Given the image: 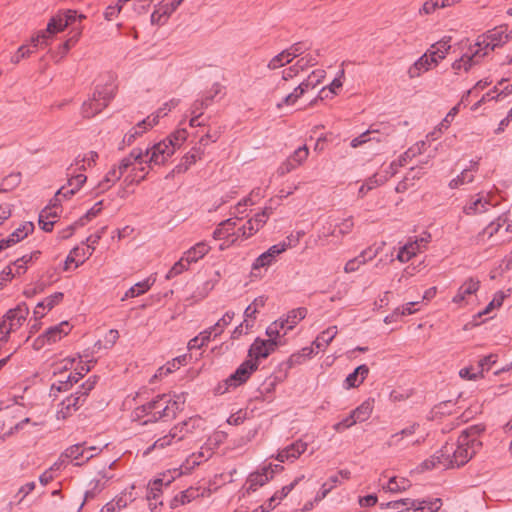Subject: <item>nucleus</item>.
I'll return each mask as SVG.
<instances>
[{
    "label": "nucleus",
    "mask_w": 512,
    "mask_h": 512,
    "mask_svg": "<svg viewBox=\"0 0 512 512\" xmlns=\"http://www.w3.org/2000/svg\"><path fill=\"white\" fill-rule=\"evenodd\" d=\"M482 424L471 425L464 429L457 443H446L430 459L422 463L424 469H447L465 465L481 448L479 436L484 432Z\"/></svg>",
    "instance_id": "f257e3e1"
},
{
    "label": "nucleus",
    "mask_w": 512,
    "mask_h": 512,
    "mask_svg": "<svg viewBox=\"0 0 512 512\" xmlns=\"http://www.w3.org/2000/svg\"><path fill=\"white\" fill-rule=\"evenodd\" d=\"M86 19L84 14H78L76 10H63L53 16L47 24L45 31H41L32 38L33 47L46 43L47 39L55 33L63 31L65 28H70L71 36L61 46L62 57L68 50L75 45L82 33V21Z\"/></svg>",
    "instance_id": "f03ea898"
},
{
    "label": "nucleus",
    "mask_w": 512,
    "mask_h": 512,
    "mask_svg": "<svg viewBox=\"0 0 512 512\" xmlns=\"http://www.w3.org/2000/svg\"><path fill=\"white\" fill-rule=\"evenodd\" d=\"M184 400L181 396H176L172 399L170 395L161 394L156 396L153 400L134 409L132 416L134 420H141L146 418L142 425L148 423H155L160 420L174 419L182 409Z\"/></svg>",
    "instance_id": "7ed1b4c3"
},
{
    "label": "nucleus",
    "mask_w": 512,
    "mask_h": 512,
    "mask_svg": "<svg viewBox=\"0 0 512 512\" xmlns=\"http://www.w3.org/2000/svg\"><path fill=\"white\" fill-rule=\"evenodd\" d=\"M442 505L440 498L432 500L401 499L381 504V507L396 510V512H437Z\"/></svg>",
    "instance_id": "20e7f679"
},
{
    "label": "nucleus",
    "mask_w": 512,
    "mask_h": 512,
    "mask_svg": "<svg viewBox=\"0 0 512 512\" xmlns=\"http://www.w3.org/2000/svg\"><path fill=\"white\" fill-rule=\"evenodd\" d=\"M197 419L190 418L189 420L183 421L175 425L167 435L157 439L148 449L147 453L155 449H164L176 442H179L185 438V436L192 432L195 428Z\"/></svg>",
    "instance_id": "39448f33"
},
{
    "label": "nucleus",
    "mask_w": 512,
    "mask_h": 512,
    "mask_svg": "<svg viewBox=\"0 0 512 512\" xmlns=\"http://www.w3.org/2000/svg\"><path fill=\"white\" fill-rule=\"evenodd\" d=\"M487 55L488 52H482L481 47H476L474 44L470 45L468 50L452 63L451 68L454 70L456 75H459L462 72L468 73Z\"/></svg>",
    "instance_id": "423d86ee"
},
{
    "label": "nucleus",
    "mask_w": 512,
    "mask_h": 512,
    "mask_svg": "<svg viewBox=\"0 0 512 512\" xmlns=\"http://www.w3.org/2000/svg\"><path fill=\"white\" fill-rule=\"evenodd\" d=\"M144 157L149 156L146 160L150 165H163L175 153V147L171 141L162 140L152 147L143 150Z\"/></svg>",
    "instance_id": "0eeeda50"
},
{
    "label": "nucleus",
    "mask_w": 512,
    "mask_h": 512,
    "mask_svg": "<svg viewBox=\"0 0 512 512\" xmlns=\"http://www.w3.org/2000/svg\"><path fill=\"white\" fill-rule=\"evenodd\" d=\"M508 41V35L505 33L503 28L494 29L488 31L486 34L478 37L477 41L474 43L476 47H481L482 52L493 51L496 47H499L505 44Z\"/></svg>",
    "instance_id": "6e6552de"
},
{
    "label": "nucleus",
    "mask_w": 512,
    "mask_h": 512,
    "mask_svg": "<svg viewBox=\"0 0 512 512\" xmlns=\"http://www.w3.org/2000/svg\"><path fill=\"white\" fill-rule=\"evenodd\" d=\"M79 169L71 165L67 169L68 183L67 186H62L56 193V197L63 196L68 198L74 195L86 182L87 177L82 173H77Z\"/></svg>",
    "instance_id": "1a4fd4ad"
},
{
    "label": "nucleus",
    "mask_w": 512,
    "mask_h": 512,
    "mask_svg": "<svg viewBox=\"0 0 512 512\" xmlns=\"http://www.w3.org/2000/svg\"><path fill=\"white\" fill-rule=\"evenodd\" d=\"M282 344L283 342H273L272 340L256 338L249 348L248 356L251 358L250 360L258 362L260 359L267 358L275 351L278 345Z\"/></svg>",
    "instance_id": "9d476101"
},
{
    "label": "nucleus",
    "mask_w": 512,
    "mask_h": 512,
    "mask_svg": "<svg viewBox=\"0 0 512 512\" xmlns=\"http://www.w3.org/2000/svg\"><path fill=\"white\" fill-rule=\"evenodd\" d=\"M259 363L253 360L244 361L226 380L228 386L237 387L244 384L258 369Z\"/></svg>",
    "instance_id": "9b49d317"
},
{
    "label": "nucleus",
    "mask_w": 512,
    "mask_h": 512,
    "mask_svg": "<svg viewBox=\"0 0 512 512\" xmlns=\"http://www.w3.org/2000/svg\"><path fill=\"white\" fill-rule=\"evenodd\" d=\"M272 464L263 466L256 472L251 473L246 481V493L255 492L258 487L265 485L273 478Z\"/></svg>",
    "instance_id": "f8f14e48"
},
{
    "label": "nucleus",
    "mask_w": 512,
    "mask_h": 512,
    "mask_svg": "<svg viewBox=\"0 0 512 512\" xmlns=\"http://www.w3.org/2000/svg\"><path fill=\"white\" fill-rule=\"evenodd\" d=\"M28 315L29 307L24 302L18 304L13 309H10L3 317L6 321L8 331L11 333L18 329L26 320Z\"/></svg>",
    "instance_id": "ddd939ff"
},
{
    "label": "nucleus",
    "mask_w": 512,
    "mask_h": 512,
    "mask_svg": "<svg viewBox=\"0 0 512 512\" xmlns=\"http://www.w3.org/2000/svg\"><path fill=\"white\" fill-rule=\"evenodd\" d=\"M203 155L204 149L200 146H194L182 157L180 163L167 175V178L172 177L174 174L186 172L193 164L202 159Z\"/></svg>",
    "instance_id": "4468645a"
},
{
    "label": "nucleus",
    "mask_w": 512,
    "mask_h": 512,
    "mask_svg": "<svg viewBox=\"0 0 512 512\" xmlns=\"http://www.w3.org/2000/svg\"><path fill=\"white\" fill-rule=\"evenodd\" d=\"M319 84V80L312 81V77H308L305 81L300 83L290 94L283 98L282 102L277 104V108H282L283 105H294L296 101L309 89L314 88Z\"/></svg>",
    "instance_id": "2eb2a0df"
},
{
    "label": "nucleus",
    "mask_w": 512,
    "mask_h": 512,
    "mask_svg": "<svg viewBox=\"0 0 512 512\" xmlns=\"http://www.w3.org/2000/svg\"><path fill=\"white\" fill-rule=\"evenodd\" d=\"M427 242V238H420L407 242L400 248L397 254V259L402 263L408 262L413 256L420 252L422 247H425Z\"/></svg>",
    "instance_id": "dca6fc26"
},
{
    "label": "nucleus",
    "mask_w": 512,
    "mask_h": 512,
    "mask_svg": "<svg viewBox=\"0 0 512 512\" xmlns=\"http://www.w3.org/2000/svg\"><path fill=\"white\" fill-rule=\"evenodd\" d=\"M183 0H174L169 4H165L157 8L151 14V23L156 25H163L169 16L179 7Z\"/></svg>",
    "instance_id": "f3484780"
},
{
    "label": "nucleus",
    "mask_w": 512,
    "mask_h": 512,
    "mask_svg": "<svg viewBox=\"0 0 512 512\" xmlns=\"http://www.w3.org/2000/svg\"><path fill=\"white\" fill-rule=\"evenodd\" d=\"M379 249L373 250L368 248L362 251L357 257L349 260L344 267L346 273H352L357 271L361 265H364L367 261L372 260L377 256Z\"/></svg>",
    "instance_id": "a211bd4d"
},
{
    "label": "nucleus",
    "mask_w": 512,
    "mask_h": 512,
    "mask_svg": "<svg viewBox=\"0 0 512 512\" xmlns=\"http://www.w3.org/2000/svg\"><path fill=\"white\" fill-rule=\"evenodd\" d=\"M87 450L83 446V444H75L68 447L61 455V458L71 459L76 461L75 465H81L82 463L88 461L92 457H94L93 453L89 455H85Z\"/></svg>",
    "instance_id": "6ab92c4d"
},
{
    "label": "nucleus",
    "mask_w": 512,
    "mask_h": 512,
    "mask_svg": "<svg viewBox=\"0 0 512 512\" xmlns=\"http://www.w3.org/2000/svg\"><path fill=\"white\" fill-rule=\"evenodd\" d=\"M115 92L116 85L113 78L109 76V80L104 85H97L93 96L95 100L101 101L108 106L109 102L114 98Z\"/></svg>",
    "instance_id": "aec40b11"
},
{
    "label": "nucleus",
    "mask_w": 512,
    "mask_h": 512,
    "mask_svg": "<svg viewBox=\"0 0 512 512\" xmlns=\"http://www.w3.org/2000/svg\"><path fill=\"white\" fill-rule=\"evenodd\" d=\"M450 42L451 37H443L428 49L432 55L431 61L434 62V65H437L440 60H443L446 57L449 49L451 48Z\"/></svg>",
    "instance_id": "412c9836"
},
{
    "label": "nucleus",
    "mask_w": 512,
    "mask_h": 512,
    "mask_svg": "<svg viewBox=\"0 0 512 512\" xmlns=\"http://www.w3.org/2000/svg\"><path fill=\"white\" fill-rule=\"evenodd\" d=\"M480 287V281L474 278L467 279L458 289L456 295L452 301L456 304H460L465 300L466 296L472 295L478 291Z\"/></svg>",
    "instance_id": "4be33fe9"
},
{
    "label": "nucleus",
    "mask_w": 512,
    "mask_h": 512,
    "mask_svg": "<svg viewBox=\"0 0 512 512\" xmlns=\"http://www.w3.org/2000/svg\"><path fill=\"white\" fill-rule=\"evenodd\" d=\"M432 55L427 50L408 70L410 78H416L421 75L422 72L428 71L434 62L431 61Z\"/></svg>",
    "instance_id": "5701e85b"
},
{
    "label": "nucleus",
    "mask_w": 512,
    "mask_h": 512,
    "mask_svg": "<svg viewBox=\"0 0 512 512\" xmlns=\"http://www.w3.org/2000/svg\"><path fill=\"white\" fill-rule=\"evenodd\" d=\"M491 206L487 198L478 196L476 199H472L463 207V212L466 215H475L487 212Z\"/></svg>",
    "instance_id": "b1692460"
},
{
    "label": "nucleus",
    "mask_w": 512,
    "mask_h": 512,
    "mask_svg": "<svg viewBox=\"0 0 512 512\" xmlns=\"http://www.w3.org/2000/svg\"><path fill=\"white\" fill-rule=\"evenodd\" d=\"M134 163H147L144 159V152L140 148H134L127 157L120 161L119 166L116 169L123 175V173Z\"/></svg>",
    "instance_id": "393cba45"
},
{
    "label": "nucleus",
    "mask_w": 512,
    "mask_h": 512,
    "mask_svg": "<svg viewBox=\"0 0 512 512\" xmlns=\"http://www.w3.org/2000/svg\"><path fill=\"white\" fill-rule=\"evenodd\" d=\"M210 251V246L206 242H199L188 249L183 255L187 263H196Z\"/></svg>",
    "instance_id": "a878e982"
},
{
    "label": "nucleus",
    "mask_w": 512,
    "mask_h": 512,
    "mask_svg": "<svg viewBox=\"0 0 512 512\" xmlns=\"http://www.w3.org/2000/svg\"><path fill=\"white\" fill-rule=\"evenodd\" d=\"M369 374L367 365L362 364L358 366L352 373H350L345 380L347 388H355L364 382Z\"/></svg>",
    "instance_id": "bb28decb"
},
{
    "label": "nucleus",
    "mask_w": 512,
    "mask_h": 512,
    "mask_svg": "<svg viewBox=\"0 0 512 512\" xmlns=\"http://www.w3.org/2000/svg\"><path fill=\"white\" fill-rule=\"evenodd\" d=\"M34 228L35 227L32 222H25L19 228L13 231L7 238H4V240L10 247L26 238L30 233L34 231Z\"/></svg>",
    "instance_id": "cd10ccee"
},
{
    "label": "nucleus",
    "mask_w": 512,
    "mask_h": 512,
    "mask_svg": "<svg viewBox=\"0 0 512 512\" xmlns=\"http://www.w3.org/2000/svg\"><path fill=\"white\" fill-rule=\"evenodd\" d=\"M199 496L198 489L190 487L175 495L169 502V509H175L180 505L191 502Z\"/></svg>",
    "instance_id": "c85d7f7f"
},
{
    "label": "nucleus",
    "mask_w": 512,
    "mask_h": 512,
    "mask_svg": "<svg viewBox=\"0 0 512 512\" xmlns=\"http://www.w3.org/2000/svg\"><path fill=\"white\" fill-rule=\"evenodd\" d=\"M477 169H478V162H476V161L472 162L470 168L464 169L460 175L453 178L449 182V187L451 189H456L463 184L471 183L474 180L473 172L477 171Z\"/></svg>",
    "instance_id": "c756f323"
},
{
    "label": "nucleus",
    "mask_w": 512,
    "mask_h": 512,
    "mask_svg": "<svg viewBox=\"0 0 512 512\" xmlns=\"http://www.w3.org/2000/svg\"><path fill=\"white\" fill-rule=\"evenodd\" d=\"M306 315L307 309L305 307H299L289 311L285 318H280V321L284 322V328H286V330H292Z\"/></svg>",
    "instance_id": "7c9ffc66"
},
{
    "label": "nucleus",
    "mask_w": 512,
    "mask_h": 512,
    "mask_svg": "<svg viewBox=\"0 0 512 512\" xmlns=\"http://www.w3.org/2000/svg\"><path fill=\"white\" fill-rule=\"evenodd\" d=\"M91 255L92 251L87 252L85 248H73L65 260L64 270H68L70 268V264L72 263H75V267H78L85 261L86 258L90 257Z\"/></svg>",
    "instance_id": "2f4dec72"
},
{
    "label": "nucleus",
    "mask_w": 512,
    "mask_h": 512,
    "mask_svg": "<svg viewBox=\"0 0 512 512\" xmlns=\"http://www.w3.org/2000/svg\"><path fill=\"white\" fill-rule=\"evenodd\" d=\"M70 330L68 322L64 321L60 324L50 327L44 333L47 343H55L60 340L63 336L67 335Z\"/></svg>",
    "instance_id": "473e14b6"
},
{
    "label": "nucleus",
    "mask_w": 512,
    "mask_h": 512,
    "mask_svg": "<svg viewBox=\"0 0 512 512\" xmlns=\"http://www.w3.org/2000/svg\"><path fill=\"white\" fill-rule=\"evenodd\" d=\"M84 401L85 399L81 395L77 394V392L64 399L61 402V413L63 414V417H67L72 413V411H76Z\"/></svg>",
    "instance_id": "72a5a7b5"
},
{
    "label": "nucleus",
    "mask_w": 512,
    "mask_h": 512,
    "mask_svg": "<svg viewBox=\"0 0 512 512\" xmlns=\"http://www.w3.org/2000/svg\"><path fill=\"white\" fill-rule=\"evenodd\" d=\"M105 107V103L95 100L94 96L85 101L81 107V114L84 118H91L100 113Z\"/></svg>",
    "instance_id": "f704fd0d"
},
{
    "label": "nucleus",
    "mask_w": 512,
    "mask_h": 512,
    "mask_svg": "<svg viewBox=\"0 0 512 512\" xmlns=\"http://www.w3.org/2000/svg\"><path fill=\"white\" fill-rule=\"evenodd\" d=\"M236 226V221L232 218L222 221L213 232V238L216 240L223 239L228 236L234 235L233 230Z\"/></svg>",
    "instance_id": "c9c22d12"
},
{
    "label": "nucleus",
    "mask_w": 512,
    "mask_h": 512,
    "mask_svg": "<svg viewBox=\"0 0 512 512\" xmlns=\"http://www.w3.org/2000/svg\"><path fill=\"white\" fill-rule=\"evenodd\" d=\"M122 174L119 172L116 167H113L108 171L104 179L98 184V193H103L109 188H111L120 178Z\"/></svg>",
    "instance_id": "e433bc0d"
},
{
    "label": "nucleus",
    "mask_w": 512,
    "mask_h": 512,
    "mask_svg": "<svg viewBox=\"0 0 512 512\" xmlns=\"http://www.w3.org/2000/svg\"><path fill=\"white\" fill-rule=\"evenodd\" d=\"M154 281V279L151 280V278H147L144 281L136 283L134 286L127 290L122 300H125L126 298L137 297L139 295L144 294L146 291L150 289Z\"/></svg>",
    "instance_id": "4c0bfd02"
},
{
    "label": "nucleus",
    "mask_w": 512,
    "mask_h": 512,
    "mask_svg": "<svg viewBox=\"0 0 512 512\" xmlns=\"http://www.w3.org/2000/svg\"><path fill=\"white\" fill-rule=\"evenodd\" d=\"M337 332L338 331L336 326L328 327L326 330L321 332V334L313 342V345H315L318 349L326 347L335 338Z\"/></svg>",
    "instance_id": "58836bf2"
},
{
    "label": "nucleus",
    "mask_w": 512,
    "mask_h": 512,
    "mask_svg": "<svg viewBox=\"0 0 512 512\" xmlns=\"http://www.w3.org/2000/svg\"><path fill=\"white\" fill-rule=\"evenodd\" d=\"M373 403V400L368 399L352 411L357 422H363L370 417L373 411Z\"/></svg>",
    "instance_id": "ea45409f"
},
{
    "label": "nucleus",
    "mask_w": 512,
    "mask_h": 512,
    "mask_svg": "<svg viewBox=\"0 0 512 512\" xmlns=\"http://www.w3.org/2000/svg\"><path fill=\"white\" fill-rule=\"evenodd\" d=\"M97 158L98 154L95 151H90L82 156H77L72 165L79 170H85L87 166L91 167L94 165Z\"/></svg>",
    "instance_id": "a19ab883"
},
{
    "label": "nucleus",
    "mask_w": 512,
    "mask_h": 512,
    "mask_svg": "<svg viewBox=\"0 0 512 512\" xmlns=\"http://www.w3.org/2000/svg\"><path fill=\"white\" fill-rule=\"evenodd\" d=\"M50 217L56 218V212H51V209L45 208L39 214V225L45 232H51L55 224V220H48Z\"/></svg>",
    "instance_id": "79ce46f5"
},
{
    "label": "nucleus",
    "mask_w": 512,
    "mask_h": 512,
    "mask_svg": "<svg viewBox=\"0 0 512 512\" xmlns=\"http://www.w3.org/2000/svg\"><path fill=\"white\" fill-rule=\"evenodd\" d=\"M234 316L235 313L233 311H228L213 326H211L212 330L214 331V338L223 333L224 329L231 323Z\"/></svg>",
    "instance_id": "37998d69"
},
{
    "label": "nucleus",
    "mask_w": 512,
    "mask_h": 512,
    "mask_svg": "<svg viewBox=\"0 0 512 512\" xmlns=\"http://www.w3.org/2000/svg\"><path fill=\"white\" fill-rule=\"evenodd\" d=\"M21 182L20 173H11L0 184V192H8L16 188Z\"/></svg>",
    "instance_id": "c03bdc74"
},
{
    "label": "nucleus",
    "mask_w": 512,
    "mask_h": 512,
    "mask_svg": "<svg viewBox=\"0 0 512 512\" xmlns=\"http://www.w3.org/2000/svg\"><path fill=\"white\" fill-rule=\"evenodd\" d=\"M291 62H292V59L290 58V56L288 55V52L285 49L282 52H280L279 54H277L276 56H274L269 61L267 67L270 70H275V69L281 68Z\"/></svg>",
    "instance_id": "a18cd8bd"
},
{
    "label": "nucleus",
    "mask_w": 512,
    "mask_h": 512,
    "mask_svg": "<svg viewBox=\"0 0 512 512\" xmlns=\"http://www.w3.org/2000/svg\"><path fill=\"white\" fill-rule=\"evenodd\" d=\"M133 489L134 487H131L130 490H125L114 498L116 506L119 510L127 507L129 503H132L136 499L135 495L133 494Z\"/></svg>",
    "instance_id": "49530a36"
},
{
    "label": "nucleus",
    "mask_w": 512,
    "mask_h": 512,
    "mask_svg": "<svg viewBox=\"0 0 512 512\" xmlns=\"http://www.w3.org/2000/svg\"><path fill=\"white\" fill-rule=\"evenodd\" d=\"M190 263L186 262L185 256L183 255L174 265L170 268V270L166 274V279L170 280L184 271L188 270Z\"/></svg>",
    "instance_id": "de8ad7c7"
},
{
    "label": "nucleus",
    "mask_w": 512,
    "mask_h": 512,
    "mask_svg": "<svg viewBox=\"0 0 512 512\" xmlns=\"http://www.w3.org/2000/svg\"><path fill=\"white\" fill-rule=\"evenodd\" d=\"M284 329V322L280 321V319L271 323L267 329L266 334L269 337L267 340H272L273 342H282L278 340L281 337L280 331Z\"/></svg>",
    "instance_id": "09e8293b"
},
{
    "label": "nucleus",
    "mask_w": 512,
    "mask_h": 512,
    "mask_svg": "<svg viewBox=\"0 0 512 512\" xmlns=\"http://www.w3.org/2000/svg\"><path fill=\"white\" fill-rule=\"evenodd\" d=\"M163 492V479H154L149 483L146 499H160Z\"/></svg>",
    "instance_id": "8fccbe9b"
},
{
    "label": "nucleus",
    "mask_w": 512,
    "mask_h": 512,
    "mask_svg": "<svg viewBox=\"0 0 512 512\" xmlns=\"http://www.w3.org/2000/svg\"><path fill=\"white\" fill-rule=\"evenodd\" d=\"M188 136V132L185 128L177 129L172 134H170L165 141H171L172 145L175 147V151L180 148V146L186 141Z\"/></svg>",
    "instance_id": "3c124183"
},
{
    "label": "nucleus",
    "mask_w": 512,
    "mask_h": 512,
    "mask_svg": "<svg viewBox=\"0 0 512 512\" xmlns=\"http://www.w3.org/2000/svg\"><path fill=\"white\" fill-rule=\"evenodd\" d=\"M387 180V177L378 178L377 174L370 177L367 182L359 188V195L363 197L368 191L374 189L376 186L382 185Z\"/></svg>",
    "instance_id": "603ef678"
},
{
    "label": "nucleus",
    "mask_w": 512,
    "mask_h": 512,
    "mask_svg": "<svg viewBox=\"0 0 512 512\" xmlns=\"http://www.w3.org/2000/svg\"><path fill=\"white\" fill-rule=\"evenodd\" d=\"M425 146V142L421 141L416 144L415 147L409 148L405 153H403L399 159L396 161L398 163V166L402 167L404 166L408 159H411L414 157L417 153H421L422 148Z\"/></svg>",
    "instance_id": "864d4df0"
},
{
    "label": "nucleus",
    "mask_w": 512,
    "mask_h": 512,
    "mask_svg": "<svg viewBox=\"0 0 512 512\" xmlns=\"http://www.w3.org/2000/svg\"><path fill=\"white\" fill-rule=\"evenodd\" d=\"M285 449L289 450L288 453L291 458V461H294L306 451L307 443L303 442L302 440H297L291 445L287 446Z\"/></svg>",
    "instance_id": "5fc2aeb1"
},
{
    "label": "nucleus",
    "mask_w": 512,
    "mask_h": 512,
    "mask_svg": "<svg viewBox=\"0 0 512 512\" xmlns=\"http://www.w3.org/2000/svg\"><path fill=\"white\" fill-rule=\"evenodd\" d=\"M63 293L56 292L48 297H46L43 301L37 304V308H47L51 310L54 306L60 303L63 299Z\"/></svg>",
    "instance_id": "6e6d98bb"
},
{
    "label": "nucleus",
    "mask_w": 512,
    "mask_h": 512,
    "mask_svg": "<svg viewBox=\"0 0 512 512\" xmlns=\"http://www.w3.org/2000/svg\"><path fill=\"white\" fill-rule=\"evenodd\" d=\"M502 224L500 223V219L496 222H491L488 226H486L477 236L478 240H484L485 238L490 239L494 234H496L501 228Z\"/></svg>",
    "instance_id": "4d7b16f0"
},
{
    "label": "nucleus",
    "mask_w": 512,
    "mask_h": 512,
    "mask_svg": "<svg viewBox=\"0 0 512 512\" xmlns=\"http://www.w3.org/2000/svg\"><path fill=\"white\" fill-rule=\"evenodd\" d=\"M273 261L274 258L271 256V254L268 253V251H265L255 259L254 263L252 264V271L268 267L273 263Z\"/></svg>",
    "instance_id": "13d9d810"
},
{
    "label": "nucleus",
    "mask_w": 512,
    "mask_h": 512,
    "mask_svg": "<svg viewBox=\"0 0 512 512\" xmlns=\"http://www.w3.org/2000/svg\"><path fill=\"white\" fill-rule=\"evenodd\" d=\"M380 131H381L380 129L374 128L372 126L369 130H367L366 132L362 133L360 136L354 138L351 141V143H350L351 147L357 148V147L361 146L362 144H364V143H366L368 141H371L370 135L371 134H376V133L379 134Z\"/></svg>",
    "instance_id": "bf43d9fd"
},
{
    "label": "nucleus",
    "mask_w": 512,
    "mask_h": 512,
    "mask_svg": "<svg viewBox=\"0 0 512 512\" xmlns=\"http://www.w3.org/2000/svg\"><path fill=\"white\" fill-rule=\"evenodd\" d=\"M497 356L494 354H490L488 356L483 357L478 361L477 371L480 376H483L484 371H489L491 366L496 363Z\"/></svg>",
    "instance_id": "052dcab7"
},
{
    "label": "nucleus",
    "mask_w": 512,
    "mask_h": 512,
    "mask_svg": "<svg viewBox=\"0 0 512 512\" xmlns=\"http://www.w3.org/2000/svg\"><path fill=\"white\" fill-rule=\"evenodd\" d=\"M102 201H99L90 208L84 216H82L79 220L76 221V224L79 226H84L86 221H90L92 218L96 217L101 211Z\"/></svg>",
    "instance_id": "680f3d73"
},
{
    "label": "nucleus",
    "mask_w": 512,
    "mask_h": 512,
    "mask_svg": "<svg viewBox=\"0 0 512 512\" xmlns=\"http://www.w3.org/2000/svg\"><path fill=\"white\" fill-rule=\"evenodd\" d=\"M505 297L506 294L503 291L496 292L493 299L490 301V303L487 305V307L481 314L486 315L490 313L492 309L499 308L500 306H502Z\"/></svg>",
    "instance_id": "e2e57ef3"
},
{
    "label": "nucleus",
    "mask_w": 512,
    "mask_h": 512,
    "mask_svg": "<svg viewBox=\"0 0 512 512\" xmlns=\"http://www.w3.org/2000/svg\"><path fill=\"white\" fill-rule=\"evenodd\" d=\"M308 49L309 46H307L306 43L297 42L292 44L289 48H287L286 51L288 52V55L293 61L296 57L302 55Z\"/></svg>",
    "instance_id": "0e129e2a"
},
{
    "label": "nucleus",
    "mask_w": 512,
    "mask_h": 512,
    "mask_svg": "<svg viewBox=\"0 0 512 512\" xmlns=\"http://www.w3.org/2000/svg\"><path fill=\"white\" fill-rule=\"evenodd\" d=\"M271 213H272V208L265 207L260 213L256 214L255 217L251 219V221H253L254 225L256 227H258V230H259L267 222Z\"/></svg>",
    "instance_id": "69168bd1"
},
{
    "label": "nucleus",
    "mask_w": 512,
    "mask_h": 512,
    "mask_svg": "<svg viewBox=\"0 0 512 512\" xmlns=\"http://www.w3.org/2000/svg\"><path fill=\"white\" fill-rule=\"evenodd\" d=\"M407 487H409V482L404 478L398 481L396 477H392L388 482V489L391 492L406 490Z\"/></svg>",
    "instance_id": "338daca9"
},
{
    "label": "nucleus",
    "mask_w": 512,
    "mask_h": 512,
    "mask_svg": "<svg viewBox=\"0 0 512 512\" xmlns=\"http://www.w3.org/2000/svg\"><path fill=\"white\" fill-rule=\"evenodd\" d=\"M308 155L309 150L306 145H303L297 148L290 157L299 166L307 159Z\"/></svg>",
    "instance_id": "774afa93"
}]
</instances>
